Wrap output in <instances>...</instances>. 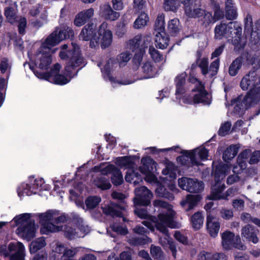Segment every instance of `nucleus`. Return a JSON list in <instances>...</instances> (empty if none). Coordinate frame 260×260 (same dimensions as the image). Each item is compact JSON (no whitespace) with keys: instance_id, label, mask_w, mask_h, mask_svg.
<instances>
[{"instance_id":"nucleus-1","label":"nucleus","mask_w":260,"mask_h":260,"mask_svg":"<svg viewBox=\"0 0 260 260\" xmlns=\"http://www.w3.org/2000/svg\"><path fill=\"white\" fill-rule=\"evenodd\" d=\"M153 205L155 207L161 208L166 209V211L158 214L157 221L151 222L146 220L143 221L142 223L151 231H154L155 227L164 235L163 237L159 238V242L164 248L169 247L172 253V255L176 258V247L175 243L170 238L167 228V227L171 228L175 227L173 221L175 212L172 209V206L163 200H155L153 201Z\"/></svg>"},{"instance_id":"nucleus-2","label":"nucleus","mask_w":260,"mask_h":260,"mask_svg":"<svg viewBox=\"0 0 260 260\" xmlns=\"http://www.w3.org/2000/svg\"><path fill=\"white\" fill-rule=\"evenodd\" d=\"M13 220L17 225L20 224L17 229V233L27 241L32 239L36 234L35 222L30 218V214L25 213L16 216Z\"/></svg>"},{"instance_id":"nucleus-3","label":"nucleus","mask_w":260,"mask_h":260,"mask_svg":"<svg viewBox=\"0 0 260 260\" xmlns=\"http://www.w3.org/2000/svg\"><path fill=\"white\" fill-rule=\"evenodd\" d=\"M229 168L224 164H219L214 171L215 183L212 187L210 195L211 200H219L222 198L221 193L225 187L221 180L228 174Z\"/></svg>"},{"instance_id":"nucleus-4","label":"nucleus","mask_w":260,"mask_h":260,"mask_svg":"<svg viewBox=\"0 0 260 260\" xmlns=\"http://www.w3.org/2000/svg\"><path fill=\"white\" fill-rule=\"evenodd\" d=\"M112 197L120 201L119 204L111 203L102 207L103 212L108 216L111 217H122V211L126 209V205L123 200L125 196L122 193L114 191L112 193Z\"/></svg>"},{"instance_id":"nucleus-5","label":"nucleus","mask_w":260,"mask_h":260,"mask_svg":"<svg viewBox=\"0 0 260 260\" xmlns=\"http://www.w3.org/2000/svg\"><path fill=\"white\" fill-rule=\"evenodd\" d=\"M72 45L73 49L72 52L70 53L72 55L65 68V71L70 77H73V71L75 68L81 69L86 64L84 57L81 54L79 46L73 43H72Z\"/></svg>"},{"instance_id":"nucleus-6","label":"nucleus","mask_w":260,"mask_h":260,"mask_svg":"<svg viewBox=\"0 0 260 260\" xmlns=\"http://www.w3.org/2000/svg\"><path fill=\"white\" fill-rule=\"evenodd\" d=\"M0 253L5 257L12 254L10 260H24L25 247L20 242H11L8 245V249L6 246H2L0 247Z\"/></svg>"},{"instance_id":"nucleus-7","label":"nucleus","mask_w":260,"mask_h":260,"mask_svg":"<svg viewBox=\"0 0 260 260\" xmlns=\"http://www.w3.org/2000/svg\"><path fill=\"white\" fill-rule=\"evenodd\" d=\"M235 28H237V33L240 34L242 27L237 22H230L227 24L220 22L214 28V39L220 40L223 38H231Z\"/></svg>"},{"instance_id":"nucleus-8","label":"nucleus","mask_w":260,"mask_h":260,"mask_svg":"<svg viewBox=\"0 0 260 260\" xmlns=\"http://www.w3.org/2000/svg\"><path fill=\"white\" fill-rule=\"evenodd\" d=\"M61 66L59 63H55L51 68L50 72L45 73L35 72L36 76L40 79H44L50 82L59 85H64L69 83L70 79H68L64 76L59 74Z\"/></svg>"},{"instance_id":"nucleus-9","label":"nucleus","mask_w":260,"mask_h":260,"mask_svg":"<svg viewBox=\"0 0 260 260\" xmlns=\"http://www.w3.org/2000/svg\"><path fill=\"white\" fill-rule=\"evenodd\" d=\"M189 80L191 83H197L196 89L198 91V93L194 95L192 100L188 101L187 99H185L184 103L187 104L203 103L204 104H210V95L205 89L204 84L194 77H190Z\"/></svg>"},{"instance_id":"nucleus-10","label":"nucleus","mask_w":260,"mask_h":260,"mask_svg":"<svg viewBox=\"0 0 260 260\" xmlns=\"http://www.w3.org/2000/svg\"><path fill=\"white\" fill-rule=\"evenodd\" d=\"M196 62L200 68L202 74L204 76L208 75L209 77L212 78L216 76L218 72L220 65L219 58H216L210 63L209 67L207 57L200 58L199 56L197 59Z\"/></svg>"},{"instance_id":"nucleus-11","label":"nucleus","mask_w":260,"mask_h":260,"mask_svg":"<svg viewBox=\"0 0 260 260\" xmlns=\"http://www.w3.org/2000/svg\"><path fill=\"white\" fill-rule=\"evenodd\" d=\"M79 38L84 41H90V46L92 48L98 46L100 38L96 30V25L93 23H88L82 28Z\"/></svg>"},{"instance_id":"nucleus-12","label":"nucleus","mask_w":260,"mask_h":260,"mask_svg":"<svg viewBox=\"0 0 260 260\" xmlns=\"http://www.w3.org/2000/svg\"><path fill=\"white\" fill-rule=\"evenodd\" d=\"M188 155L181 156L179 159L182 161H186L188 158L192 166H200L202 165L201 160L208 159V151L204 147L198 148L188 152Z\"/></svg>"},{"instance_id":"nucleus-13","label":"nucleus","mask_w":260,"mask_h":260,"mask_svg":"<svg viewBox=\"0 0 260 260\" xmlns=\"http://www.w3.org/2000/svg\"><path fill=\"white\" fill-rule=\"evenodd\" d=\"M30 181L31 182V184L23 183L18 187L17 193L19 197L21 198L24 194L31 196L37 193L44 183V180L41 178L35 180H33V178H30Z\"/></svg>"},{"instance_id":"nucleus-14","label":"nucleus","mask_w":260,"mask_h":260,"mask_svg":"<svg viewBox=\"0 0 260 260\" xmlns=\"http://www.w3.org/2000/svg\"><path fill=\"white\" fill-rule=\"evenodd\" d=\"M64 39L61 34H59L58 28H56L45 40L40 48L41 50H47L52 53H55L56 48L51 49V47L57 45L61 41Z\"/></svg>"},{"instance_id":"nucleus-15","label":"nucleus","mask_w":260,"mask_h":260,"mask_svg":"<svg viewBox=\"0 0 260 260\" xmlns=\"http://www.w3.org/2000/svg\"><path fill=\"white\" fill-rule=\"evenodd\" d=\"M136 197L134 199V204L136 205L147 206L150 203L153 194L151 191L145 186L136 188Z\"/></svg>"},{"instance_id":"nucleus-16","label":"nucleus","mask_w":260,"mask_h":260,"mask_svg":"<svg viewBox=\"0 0 260 260\" xmlns=\"http://www.w3.org/2000/svg\"><path fill=\"white\" fill-rule=\"evenodd\" d=\"M52 52L47 50H41L39 48L35 56L36 66L42 70H47L52 62Z\"/></svg>"},{"instance_id":"nucleus-17","label":"nucleus","mask_w":260,"mask_h":260,"mask_svg":"<svg viewBox=\"0 0 260 260\" xmlns=\"http://www.w3.org/2000/svg\"><path fill=\"white\" fill-rule=\"evenodd\" d=\"M98 36L100 38L102 48H106L111 45L113 35L112 31L108 28V24L106 22H103L99 27Z\"/></svg>"},{"instance_id":"nucleus-18","label":"nucleus","mask_w":260,"mask_h":260,"mask_svg":"<svg viewBox=\"0 0 260 260\" xmlns=\"http://www.w3.org/2000/svg\"><path fill=\"white\" fill-rule=\"evenodd\" d=\"M243 99L246 108L253 106L260 101V86H252Z\"/></svg>"},{"instance_id":"nucleus-19","label":"nucleus","mask_w":260,"mask_h":260,"mask_svg":"<svg viewBox=\"0 0 260 260\" xmlns=\"http://www.w3.org/2000/svg\"><path fill=\"white\" fill-rule=\"evenodd\" d=\"M140 71L143 73V75L139 79H148L154 77L158 73L156 66L151 61H146L142 64Z\"/></svg>"},{"instance_id":"nucleus-20","label":"nucleus","mask_w":260,"mask_h":260,"mask_svg":"<svg viewBox=\"0 0 260 260\" xmlns=\"http://www.w3.org/2000/svg\"><path fill=\"white\" fill-rule=\"evenodd\" d=\"M5 3L7 5L10 6L5 7V15L10 23L14 24L16 22L19 17L16 15L17 6L16 3H13L9 1H6Z\"/></svg>"},{"instance_id":"nucleus-21","label":"nucleus","mask_w":260,"mask_h":260,"mask_svg":"<svg viewBox=\"0 0 260 260\" xmlns=\"http://www.w3.org/2000/svg\"><path fill=\"white\" fill-rule=\"evenodd\" d=\"M206 228L210 235L215 237L219 232L220 223L216 218L209 214L207 217Z\"/></svg>"},{"instance_id":"nucleus-22","label":"nucleus","mask_w":260,"mask_h":260,"mask_svg":"<svg viewBox=\"0 0 260 260\" xmlns=\"http://www.w3.org/2000/svg\"><path fill=\"white\" fill-rule=\"evenodd\" d=\"M201 196L199 194H188L186 198L180 202L181 206L184 210L188 212L193 209L201 200Z\"/></svg>"},{"instance_id":"nucleus-23","label":"nucleus","mask_w":260,"mask_h":260,"mask_svg":"<svg viewBox=\"0 0 260 260\" xmlns=\"http://www.w3.org/2000/svg\"><path fill=\"white\" fill-rule=\"evenodd\" d=\"M94 14V10L90 8L79 12L75 17L74 24L77 26H81L91 18Z\"/></svg>"},{"instance_id":"nucleus-24","label":"nucleus","mask_w":260,"mask_h":260,"mask_svg":"<svg viewBox=\"0 0 260 260\" xmlns=\"http://www.w3.org/2000/svg\"><path fill=\"white\" fill-rule=\"evenodd\" d=\"M101 13L107 20L115 21L119 18L120 13L114 11L109 4H105L101 7Z\"/></svg>"},{"instance_id":"nucleus-25","label":"nucleus","mask_w":260,"mask_h":260,"mask_svg":"<svg viewBox=\"0 0 260 260\" xmlns=\"http://www.w3.org/2000/svg\"><path fill=\"white\" fill-rule=\"evenodd\" d=\"M140 171L142 173L154 172L156 170V163L150 157H143L141 159Z\"/></svg>"},{"instance_id":"nucleus-26","label":"nucleus","mask_w":260,"mask_h":260,"mask_svg":"<svg viewBox=\"0 0 260 260\" xmlns=\"http://www.w3.org/2000/svg\"><path fill=\"white\" fill-rule=\"evenodd\" d=\"M225 16L226 19L233 20L238 16L237 9L232 0H227L225 3Z\"/></svg>"},{"instance_id":"nucleus-27","label":"nucleus","mask_w":260,"mask_h":260,"mask_svg":"<svg viewBox=\"0 0 260 260\" xmlns=\"http://www.w3.org/2000/svg\"><path fill=\"white\" fill-rule=\"evenodd\" d=\"M241 234L248 241H251L254 244L258 242V238L254 232L253 228L250 225H246L242 229Z\"/></svg>"},{"instance_id":"nucleus-28","label":"nucleus","mask_w":260,"mask_h":260,"mask_svg":"<svg viewBox=\"0 0 260 260\" xmlns=\"http://www.w3.org/2000/svg\"><path fill=\"white\" fill-rule=\"evenodd\" d=\"M186 74L183 72L178 75L175 79V85L176 87L175 94L177 98H179L178 96L182 95L185 92L184 85L186 81Z\"/></svg>"},{"instance_id":"nucleus-29","label":"nucleus","mask_w":260,"mask_h":260,"mask_svg":"<svg viewBox=\"0 0 260 260\" xmlns=\"http://www.w3.org/2000/svg\"><path fill=\"white\" fill-rule=\"evenodd\" d=\"M62 225H55L52 222H47L42 223L40 232L42 234L48 235L51 233L62 231Z\"/></svg>"},{"instance_id":"nucleus-30","label":"nucleus","mask_w":260,"mask_h":260,"mask_svg":"<svg viewBox=\"0 0 260 260\" xmlns=\"http://www.w3.org/2000/svg\"><path fill=\"white\" fill-rule=\"evenodd\" d=\"M235 235L230 231H225L221 234L222 245L225 250L231 249Z\"/></svg>"},{"instance_id":"nucleus-31","label":"nucleus","mask_w":260,"mask_h":260,"mask_svg":"<svg viewBox=\"0 0 260 260\" xmlns=\"http://www.w3.org/2000/svg\"><path fill=\"white\" fill-rule=\"evenodd\" d=\"M155 41L156 47L164 49L168 46L169 40L166 32L161 31L156 33Z\"/></svg>"},{"instance_id":"nucleus-32","label":"nucleus","mask_w":260,"mask_h":260,"mask_svg":"<svg viewBox=\"0 0 260 260\" xmlns=\"http://www.w3.org/2000/svg\"><path fill=\"white\" fill-rule=\"evenodd\" d=\"M181 28L182 26L178 19L174 18L168 22V31L171 36H175L177 35Z\"/></svg>"},{"instance_id":"nucleus-33","label":"nucleus","mask_w":260,"mask_h":260,"mask_svg":"<svg viewBox=\"0 0 260 260\" xmlns=\"http://www.w3.org/2000/svg\"><path fill=\"white\" fill-rule=\"evenodd\" d=\"M239 148L238 145H231L228 147L223 153L222 158L224 161L228 162L234 158L237 154Z\"/></svg>"},{"instance_id":"nucleus-34","label":"nucleus","mask_w":260,"mask_h":260,"mask_svg":"<svg viewBox=\"0 0 260 260\" xmlns=\"http://www.w3.org/2000/svg\"><path fill=\"white\" fill-rule=\"evenodd\" d=\"M73 220L77 224V231H78L79 230L80 232L82 233H79V234L84 236L85 234L89 232L90 228L88 225L84 224L83 219L81 218L79 215L73 214Z\"/></svg>"},{"instance_id":"nucleus-35","label":"nucleus","mask_w":260,"mask_h":260,"mask_svg":"<svg viewBox=\"0 0 260 260\" xmlns=\"http://www.w3.org/2000/svg\"><path fill=\"white\" fill-rule=\"evenodd\" d=\"M243 64V58L238 57L234 59L229 68V74L231 76H235L241 69Z\"/></svg>"},{"instance_id":"nucleus-36","label":"nucleus","mask_w":260,"mask_h":260,"mask_svg":"<svg viewBox=\"0 0 260 260\" xmlns=\"http://www.w3.org/2000/svg\"><path fill=\"white\" fill-rule=\"evenodd\" d=\"M185 13L189 17L196 18L203 15L204 11L201 8H195L192 5H186L185 7Z\"/></svg>"},{"instance_id":"nucleus-37","label":"nucleus","mask_w":260,"mask_h":260,"mask_svg":"<svg viewBox=\"0 0 260 260\" xmlns=\"http://www.w3.org/2000/svg\"><path fill=\"white\" fill-rule=\"evenodd\" d=\"M190 221L192 228L196 231L199 230L203 226L204 216L201 212H197L191 216Z\"/></svg>"},{"instance_id":"nucleus-38","label":"nucleus","mask_w":260,"mask_h":260,"mask_svg":"<svg viewBox=\"0 0 260 260\" xmlns=\"http://www.w3.org/2000/svg\"><path fill=\"white\" fill-rule=\"evenodd\" d=\"M62 231H63L66 237L70 240L84 237V235L79 234L77 229L73 228L70 225H63Z\"/></svg>"},{"instance_id":"nucleus-39","label":"nucleus","mask_w":260,"mask_h":260,"mask_svg":"<svg viewBox=\"0 0 260 260\" xmlns=\"http://www.w3.org/2000/svg\"><path fill=\"white\" fill-rule=\"evenodd\" d=\"M48 22V12L46 10H44L40 15V19L32 20L31 25L35 28L39 29L43 26Z\"/></svg>"},{"instance_id":"nucleus-40","label":"nucleus","mask_w":260,"mask_h":260,"mask_svg":"<svg viewBox=\"0 0 260 260\" xmlns=\"http://www.w3.org/2000/svg\"><path fill=\"white\" fill-rule=\"evenodd\" d=\"M115 162L117 165L121 167H124L129 170L134 169L135 166L134 162L128 156L117 157Z\"/></svg>"},{"instance_id":"nucleus-41","label":"nucleus","mask_w":260,"mask_h":260,"mask_svg":"<svg viewBox=\"0 0 260 260\" xmlns=\"http://www.w3.org/2000/svg\"><path fill=\"white\" fill-rule=\"evenodd\" d=\"M224 15V12L221 9L216 8L213 16L210 13H207L205 14L204 18L208 20V23H214L217 20L223 18Z\"/></svg>"},{"instance_id":"nucleus-42","label":"nucleus","mask_w":260,"mask_h":260,"mask_svg":"<svg viewBox=\"0 0 260 260\" xmlns=\"http://www.w3.org/2000/svg\"><path fill=\"white\" fill-rule=\"evenodd\" d=\"M94 184L102 190H106L110 189L111 185L105 177L100 176L96 177L93 181Z\"/></svg>"},{"instance_id":"nucleus-43","label":"nucleus","mask_w":260,"mask_h":260,"mask_svg":"<svg viewBox=\"0 0 260 260\" xmlns=\"http://www.w3.org/2000/svg\"><path fill=\"white\" fill-rule=\"evenodd\" d=\"M128 243L132 245H144L152 242L150 238L147 236H143L142 237L133 236L128 239Z\"/></svg>"},{"instance_id":"nucleus-44","label":"nucleus","mask_w":260,"mask_h":260,"mask_svg":"<svg viewBox=\"0 0 260 260\" xmlns=\"http://www.w3.org/2000/svg\"><path fill=\"white\" fill-rule=\"evenodd\" d=\"M46 245V243L44 237L38 238L31 243L29 248L30 252L35 253L38 250L45 247Z\"/></svg>"},{"instance_id":"nucleus-45","label":"nucleus","mask_w":260,"mask_h":260,"mask_svg":"<svg viewBox=\"0 0 260 260\" xmlns=\"http://www.w3.org/2000/svg\"><path fill=\"white\" fill-rule=\"evenodd\" d=\"M148 15L145 13H141L134 23V27L136 29H140L146 25L148 21Z\"/></svg>"},{"instance_id":"nucleus-46","label":"nucleus","mask_w":260,"mask_h":260,"mask_svg":"<svg viewBox=\"0 0 260 260\" xmlns=\"http://www.w3.org/2000/svg\"><path fill=\"white\" fill-rule=\"evenodd\" d=\"M132 58V54L129 51H125L119 55L116 58V61L119 67L125 66Z\"/></svg>"},{"instance_id":"nucleus-47","label":"nucleus","mask_w":260,"mask_h":260,"mask_svg":"<svg viewBox=\"0 0 260 260\" xmlns=\"http://www.w3.org/2000/svg\"><path fill=\"white\" fill-rule=\"evenodd\" d=\"M101 199L100 197L98 196H90L85 200V204L87 209H91L96 207Z\"/></svg>"},{"instance_id":"nucleus-48","label":"nucleus","mask_w":260,"mask_h":260,"mask_svg":"<svg viewBox=\"0 0 260 260\" xmlns=\"http://www.w3.org/2000/svg\"><path fill=\"white\" fill-rule=\"evenodd\" d=\"M154 29L156 32L165 31V16L163 14H159L156 19Z\"/></svg>"},{"instance_id":"nucleus-49","label":"nucleus","mask_w":260,"mask_h":260,"mask_svg":"<svg viewBox=\"0 0 260 260\" xmlns=\"http://www.w3.org/2000/svg\"><path fill=\"white\" fill-rule=\"evenodd\" d=\"M193 183V179L186 177H182L178 179V185L182 189L189 191L190 186Z\"/></svg>"},{"instance_id":"nucleus-50","label":"nucleus","mask_w":260,"mask_h":260,"mask_svg":"<svg viewBox=\"0 0 260 260\" xmlns=\"http://www.w3.org/2000/svg\"><path fill=\"white\" fill-rule=\"evenodd\" d=\"M54 214H55V210H48L45 213L39 214V217L42 223L47 222L49 221H53Z\"/></svg>"},{"instance_id":"nucleus-51","label":"nucleus","mask_w":260,"mask_h":260,"mask_svg":"<svg viewBox=\"0 0 260 260\" xmlns=\"http://www.w3.org/2000/svg\"><path fill=\"white\" fill-rule=\"evenodd\" d=\"M149 53L155 62H159L164 60L163 55L158 50H156L153 46L149 47Z\"/></svg>"},{"instance_id":"nucleus-52","label":"nucleus","mask_w":260,"mask_h":260,"mask_svg":"<svg viewBox=\"0 0 260 260\" xmlns=\"http://www.w3.org/2000/svg\"><path fill=\"white\" fill-rule=\"evenodd\" d=\"M77 248H66L63 254L61 256L62 260H74L73 257L77 253Z\"/></svg>"},{"instance_id":"nucleus-53","label":"nucleus","mask_w":260,"mask_h":260,"mask_svg":"<svg viewBox=\"0 0 260 260\" xmlns=\"http://www.w3.org/2000/svg\"><path fill=\"white\" fill-rule=\"evenodd\" d=\"M176 169L175 168V166L172 164H168L166 168L162 170V173L165 175H169L170 177L174 179L176 178Z\"/></svg>"},{"instance_id":"nucleus-54","label":"nucleus","mask_w":260,"mask_h":260,"mask_svg":"<svg viewBox=\"0 0 260 260\" xmlns=\"http://www.w3.org/2000/svg\"><path fill=\"white\" fill-rule=\"evenodd\" d=\"M117 64L116 60L114 58H110L107 61L104 69H101V71L102 72L108 75L112 69L117 67Z\"/></svg>"},{"instance_id":"nucleus-55","label":"nucleus","mask_w":260,"mask_h":260,"mask_svg":"<svg viewBox=\"0 0 260 260\" xmlns=\"http://www.w3.org/2000/svg\"><path fill=\"white\" fill-rule=\"evenodd\" d=\"M111 180L113 184L115 185H119L123 181V177L121 172L118 169L115 170L114 174H112Z\"/></svg>"},{"instance_id":"nucleus-56","label":"nucleus","mask_w":260,"mask_h":260,"mask_svg":"<svg viewBox=\"0 0 260 260\" xmlns=\"http://www.w3.org/2000/svg\"><path fill=\"white\" fill-rule=\"evenodd\" d=\"M51 247L52 252L62 254L67 248L62 243L57 241L53 242L51 245Z\"/></svg>"},{"instance_id":"nucleus-57","label":"nucleus","mask_w":260,"mask_h":260,"mask_svg":"<svg viewBox=\"0 0 260 260\" xmlns=\"http://www.w3.org/2000/svg\"><path fill=\"white\" fill-rule=\"evenodd\" d=\"M112 231L119 235H125L128 233L127 229L123 225L114 223L110 225Z\"/></svg>"},{"instance_id":"nucleus-58","label":"nucleus","mask_w":260,"mask_h":260,"mask_svg":"<svg viewBox=\"0 0 260 260\" xmlns=\"http://www.w3.org/2000/svg\"><path fill=\"white\" fill-rule=\"evenodd\" d=\"M204 188V183L202 181H198L197 179H193V183L190 186L189 192H199Z\"/></svg>"},{"instance_id":"nucleus-59","label":"nucleus","mask_w":260,"mask_h":260,"mask_svg":"<svg viewBox=\"0 0 260 260\" xmlns=\"http://www.w3.org/2000/svg\"><path fill=\"white\" fill-rule=\"evenodd\" d=\"M237 165L233 167V172L235 174H239L242 173V171L246 169L247 164L246 161L243 160H239L237 159Z\"/></svg>"},{"instance_id":"nucleus-60","label":"nucleus","mask_w":260,"mask_h":260,"mask_svg":"<svg viewBox=\"0 0 260 260\" xmlns=\"http://www.w3.org/2000/svg\"><path fill=\"white\" fill-rule=\"evenodd\" d=\"M232 105H234V112L236 114L242 113V110L244 108L243 102H241L240 100H233L231 101Z\"/></svg>"},{"instance_id":"nucleus-61","label":"nucleus","mask_w":260,"mask_h":260,"mask_svg":"<svg viewBox=\"0 0 260 260\" xmlns=\"http://www.w3.org/2000/svg\"><path fill=\"white\" fill-rule=\"evenodd\" d=\"M150 253L152 257L156 259H161L163 257V252L158 246L152 245L150 248Z\"/></svg>"},{"instance_id":"nucleus-62","label":"nucleus","mask_w":260,"mask_h":260,"mask_svg":"<svg viewBox=\"0 0 260 260\" xmlns=\"http://www.w3.org/2000/svg\"><path fill=\"white\" fill-rule=\"evenodd\" d=\"M176 4L177 0H164V9L167 11H175L177 9Z\"/></svg>"},{"instance_id":"nucleus-63","label":"nucleus","mask_w":260,"mask_h":260,"mask_svg":"<svg viewBox=\"0 0 260 260\" xmlns=\"http://www.w3.org/2000/svg\"><path fill=\"white\" fill-rule=\"evenodd\" d=\"M142 41V36L140 35L135 36L129 42V44L132 47V50L138 48L141 45Z\"/></svg>"},{"instance_id":"nucleus-64","label":"nucleus","mask_w":260,"mask_h":260,"mask_svg":"<svg viewBox=\"0 0 260 260\" xmlns=\"http://www.w3.org/2000/svg\"><path fill=\"white\" fill-rule=\"evenodd\" d=\"M213 253L205 250L201 251L197 255L198 260H212Z\"/></svg>"}]
</instances>
